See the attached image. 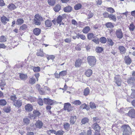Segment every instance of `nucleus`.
I'll list each match as a JSON object with an SVG mask.
<instances>
[{
	"instance_id": "nucleus-1",
	"label": "nucleus",
	"mask_w": 135,
	"mask_h": 135,
	"mask_svg": "<svg viewBox=\"0 0 135 135\" xmlns=\"http://www.w3.org/2000/svg\"><path fill=\"white\" fill-rule=\"evenodd\" d=\"M43 18L41 16L38 14H36L34 16L33 20L34 23L37 25H40L41 24V21L43 20Z\"/></svg>"
},
{
	"instance_id": "nucleus-2",
	"label": "nucleus",
	"mask_w": 135,
	"mask_h": 135,
	"mask_svg": "<svg viewBox=\"0 0 135 135\" xmlns=\"http://www.w3.org/2000/svg\"><path fill=\"white\" fill-rule=\"evenodd\" d=\"M122 128L123 129V135H131V129L128 125H124Z\"/></svg>"
},
{
	"instance_id": "nucleus-3",
	"label": "nucleus",
	"mask_w": 135,
	"mask_h": 135,
	"mask_svg": "<svg viewBox=\"0 0 135 135\" xmlns=\"http://www.w3.org/2000/svg\"><path fill=\"white\" fill-rule=\"evenodd\" d=\"M88 62L90 66L92 67L95 65L96 59L95 57L94 56H89L87 58Z\"/></svg>"
},
{
	"instance_id": "nucleus-4",
	"label": "nucleus",
	"mask_w": 135,
	"mask_h": 135,
	"mask_svg": "<svg viewBox=\"0 0 135 135\" xmlns=\"http://www.w3.org/2000/svg\"><path fill=\"white\" fill-rule=\"evenodd\" d=\"M114 82L118 86H120L122 85V80L120 76L119 75H116L114 77Z\"/></svg>"
},
{
	"instance_id": "nucleus-5",
	"label": "nucleus",
	"mask_w": 135,
	"mask_h": 135,
	"mask_svg": "<svg viewBox=\"0 0 135 135\" xmlns=\"http://www.w3.org/2000/svg\"><path fill=\"white\" fill-rule=\"evenodd\" d=\"M44 100L45 104L49 105H52L54 104L57 103L56 101L51 100L49 98H44Z\"/></svg>"
},
{
	"instance_id": "nucleus-6",
	"label": "nucleus",
	"mask_w": 135,
	"mask_h": 135,
	"mask_svg": "<svg viewBox=\"0 0 135 135\" xmlns=\"http://www.w3.org/2000/svg\"><path fill=\"white\" fill-rule=\"evenodd\" d=\"M115 34L117 37L119 39H122L123 37V33L120 28H119L116 31Z\"/></svg>"
},
{
	"instance_id": "nucleus-7",
	"label": "nucleus",
	"mask_w": 135,
	"mask_h": 135,
	"mask_svg": "<svg viewBox=\"0 0 135 135\" xmlns=\"http://www.w3.org/2000/svg\"><path fill=\"white\" fill-rule=\"evenodd\" d=\"M127 82L129 84H130L132 85V88H135V79L133 77H131L127 80Z\"/></svg>"
},
{
	"instance_id": "nucleus-8",
	"label": "nucleus",
	"mask_w": 135,
	"mask_h": 135,
	"mask_svg": "<svg viewBox=\"0 0 135 135\" xmlns=\"http://www.w3.org/2000/svg\"><path fill=\"white\" fill-rule=\"evenodd\" d=\"M128 115L132 118L135 117V110L133 109L130 110L127 114Z\"/></svg>"
},
{
	"instance_id": "nucleus-9",
	"label": "nucleus",
	"mask_w": 135,
	"mask_h": 135,
	"mask_svg": "<svg viewBox=\"0 0 135 135\" xmlns=\"http://www.w3.org/2000/svg\"><path fill=\"white\" fill-rule=\"evenodd\" d=\"M43 123L42 121L38 120L35 123V125L37 128L39 129L41 128L43 126Z\"/></svg>"
},
{
	"instance_id": "nucleus-10",
	"label": "nucleus",
	"mask_w": 135,
	"mask_h": 135,
	"mask_svg": "<svg viewBox=\"0 0 135 135\" xmlns=\"http://www.w3.org/2000/svg\"><path fill=\"white\" fill-rule=\"evenodd\" d=\"M125 62L127 65H129L132 62V60L128 56H125L124 57Z\"/></svg>"
},
{
	"instance_id": "nucleus-11",
	"label": "nucleus",
	"mask_w": 135,
	"mask_h": 135,
	"mask_svg": "<svg viewBox=\"0 0 135 135\" xmlns=\"http://www.w3.org/2000/svg\"><path fill=\"white\" fill-rule=\"evenodd\" d=\"M71 104L69 103H65L64 105V109L65 110H67L68 112H69L71 111L69 108L71 107Z\"/></svg>"
},
{
	"instance_id": "nucleus-12",
	"label": "nucleus",
	"mask_w": 135,
	"mask_h": 135,
	"mask_svg": "<svg viewBox=\"0 0 135 135\" xmlns=\"http://www.w3.org/2000/svg\"><path fill=\"white\" fill-rule=\"evenodd\" d=\"M22 102L21 100H18L14 102L13 105L16 107H20L22 105Z\"/></svg>"
},
{
	"instance_id": "nucleus-13",
	"label": "nucleus",
	"mask_w": 135,
	"mask_h": 135,
	"mask_svg": "<svg viewBox=\"0 0 135 135\" xmlns=\"http://www.w3.org/2000/svg\"><path fill=\"white\" fill-rule=\"evenodd\" d=\"M1 20L4 25H6L7 23V22H8L9 21V19L7 18L4 16H3L1 17Z\"/></svg>"
},
{
	"instance_id": "nucleus-14",
	"label": "nucleus",
	"mask_w": 135,
	"mask_h": 135,
	"mask_svg": "<svg viewBox=\"0 0 135 135\" xmlns=\"http://www.w3.org/2000/svg\"><path fill=\"white\" fill-rule=\"evenodd\" d=\"M118 48L121 54H124L125 53L126 51V49L124 46H119Z\"/></svg>"
},
{
	"instance_id": "nucleus-15",
	"label": "nucleus",
	"mask_w": 135,
	"mask_h": 135,
	"mask_svg": "<svg viewBox=\"0 0 135 135\" xmlns=\"http://www.w3.org/2000/svg\"><path fill=\"white\" fill-rule=\"evenodd\" d=\"M26 110L27 112H31L33 109V107L32 105L29 104H27L25 106Z\"/></svg>"
},
{
	"instance_id": "nucleus-16",
	"label": "nucleus",
	"mask_w": 135,
	"mask_h": 135,
	"mask_svg": "<svg viewBox=\"0 0 135 135\" xmlns=\"http://www.w3.org/2000/svg\"><path fill=\"white\" fill-rule=\"evenodd\" d=\"M76 119L75 116H71L70 118V123L71 125H73L75 123Z\"/></svg>"
},
{
	"instance_id": "nucleus-17",
	"label": "nucleus",
	"mask_w": 135,
	"mask_h": 135,
	"mask_svg": "<svg viewBox=\"0 0 135 135\" xmlns=\"http://www.w3.org/2000/svg\"><path fill=\"white\" fill-rule=\"evenodd\" d=\"M63 15H59L57 18L56 21L57 23L59 24V25L60 26L61 25V22L62 20L63 19Z\"/></svg>"
},
{
	"instance_id": "nucleus-18",
	"label": "nucleus",
	"mask_w": 135,
	"mask_h": 135,
	"mask_svg": "<svg viewBox=\"0 0 135 135\" xmlns=\"http://www.w3.org/2000/svg\"><path fill=\"white\" fill-rule=\"evenodd\" d=\"M73 9L72 7L70 6H68L65 7L64 8V11L66 12H70Z\"/></svg>"
},
{
	"instance_id": "nucleus-19",
	"label": "nucleus",
	"mask_w": 135,
	"mask_h": 135,
	"mask_svg": "<svg viewBox=\"0 0 135 135\" xmlns=\"http://www.w3.org/2000/svg\"><path fill=\"white\" fill-rule=\"evenodd\" d=\"M41 32V29L38 28H36L33 30V33L36 36H38Z\"/></svg>"
},
{
	"instance_id": "nucleus-20",
	"label": "nucleus",
	"mask_w": 135,
	"mask_h": 135,
	"mask_svg": "<svg viewBox=\"0 0 135 135\" xmlns=\"http://www.w3.org/2000/svg\"><path fill=\"white\" fill-rule=\"evenodd\" d=\"M92 127L95 131L100 130V127L97 123L93 124L92 126Z\"/></svg>"
},
{
	"instance_id": "nucleus-21",
	"label": "nucleus",
	"mask_w": 135,
	"mask_h": 135,
	"mask_svg": "<svg viewBox=\"0 0 135 135\" xmlns=\"http://www.w3.org/2000/svg\"><path fill=\"white\" fill-rule=\"evenodd\" d=\"M82 60L80 59H78L77 60L75 63V66L76 67H80L82 63Z\"/></svg>"
},
{
	"instance_id": "nucleus-22",
	"label": "nucleus",
	"mask_w": 135,
	"mask_h": 135,
	"mask_svg": "<svg viewBox=\"0 0 135 135\" xmlns=\"http://www.w3.org/2000/svg\"><path fill=\"white\" fill-rule=\"evenodd\" d=\"M105 25L108 28H111L114 27V24L111 22H108L106 23Z\"/></svg>"
},
{
	"instance_id": "nucleus-23",
	"label": "nucleus",
	"mask_w": 135,
	"mask_h": 135,
	"mask_svg": "<svg viewBox=\"0 0 135 135\" xmlns=\"http://www.w3.org/2000/svg\"><path fill=\"white\" fill-rule=\"evenodd\" d=\"M92 74V71L90 69H88L85 72V75L87 77L90 76Z\"/></svg>"
},
{
	"instance_id": "nucleus-24",
	"label": "nucleus",
	"mask_w": 135,
	"mask_h": 135,
	"mask_svg": "<svg viewBox=\"0 0 135 135\" xmlns=\"http://www.w3.org/2000/svg\"><path fill=\"white\" fill-rule=\"evenodd\" d=\"M45 24L46 27H49L52 25V23L51 21L49 20H47L45 22Z\"/></svg>"
},
{
	"instance_id": "nucleus-25",
	"label": "nucleus",
	"mask_w": 135,
	"mask_h": 135,
	"mask_svg": "<svg viewBox=\"0 0 135 135\" xmlns=\"http://www.w3.org/2000/svg\"><path fill=\"white\" fill-rule=\"evenodd\" d=\"M7 8L11 10H13L16 8V6L13 4H9L7 6Z\"/></svg>"
},
{
	"instance_id": "nucleus-26",
	"label": "nucleus",
	"mask_w": 135,
	"mask_h": 135,
	"mask_svg": "<svg viewBox=\"0 0 135 135\" xmlns=\"http://www.w3.org/2000/svg\"><path fill=\"white\" fill-rule=\"evenodd\" d=\"M23 20L22 18H19L17 19L16 22V24L19 25H20L24 23Z\"/></svg>"
},
{
	"instance_id": "nucleus-27",
	"label": "nucleus",
	"mask_w": 135,
	"mask_h": 135,
	"mask_svg": "<svg viewBox=\"0 0 135 135\" xmlns=\"http://www.w3.org/2000/svg\"><path fill=\"white\" fill-rule=\"evenodd\" d=\"M37 56L43 57L44 56V54L42 50L40 49L37 51L36 54Z\"/></svg>"
},
{
	"instance_id": "nucleus-28",
	"label": "nucleus",
	"mask_w": 135,
	"mask_h": 135,
	"mask_svg": "<svg viewBox=\"0 0 135 135\" xmlns=\"http://www.w3.org/2000/svg\"><path fill=\"white\" fill-rule=\"evenodd\" d=\"M109 18L115 22L117 20L116 16L112 14H109Z\"/></svg>"
},
{
	"instance_id": "nucleus-29",
	"label": "nucleus",
	"mask_w": 135,
	"mask_h": 135,
	"mask_svg": "<svg viewBox=\"0 0 135 135\" xmlns=\"http://www.w3.org/2000/svg\"><path fill=\"white\" fill-rule=\"evenodd\" d=\"M33 114H34L36 117H39L41 114L40 113L38 110H33Z\"/></svg>"
},
{
	"instance_id": "nucleus-30",
	"label": "nucleus",
	"mask_w": 135,
	"mask_h": 135,
	"mask_svg": "<svg viewBox=\"0 0 135 135\" xmlns=\"http://www.w3.org/2000/svg\"><path fill=\"white\" fill-rule=\"evenodd\" d=\"M90 30V27L88 26L85 27L82 30L83 32L85 33H87Z\"/></svg>"
},
{
	"instance_id": "nucleus-31",
	"label": "nucleus",
	"mask_w": 135,
	"mask_h": 135,
	"mask_svg": "<svg viewBox=\"0 0 135 135\" xmlns=\"http://www.w3.org/2000/svg\"><path fill=\"white\" fill-rule=\"evenodd\" d=\"M135 28V26L132 23L130 24L129 26V28L130 31H133Z\"/></svg>"
},
{
	"instance_id": "nucleus-32",
	"label": "nucleus",
	"mask_w": 135,
	"mask_h": 135,
	"mask_svg": "<svg viewBox=\"0 0 135 135\" xmlns=\"http://www.w3.org/2000/svg\"><path fill=\"white\" fill-rule=\"evenodd\" d=\"M6 41L7 38L4 36L2 35L0 36V42H4Z\"/></svg>"
},
{
	"instance_id": "nucleus-33",
	"label": "nucleus",
	"mask_w": 135,
	"mask_h": 135,
	"mask_svg": "<svg viewBox=\"0 0 135 135\" xmlns=\"http://www.w3.org/2000/svg\"><path fill=\"white\" fill-rule=\"evenodd\" d=\"M61 6L60 4L57 5L54 8V11L56 12L59 11L61 9Z\"/></svg>"
},
{
	"instance_id": "nucleus-34",
	"label": "nucleus",
	"mask_w": 135,
	"mask_h": 135,
	"mask_svg": "<svg viewBox=\"0 0 135 135\" xmlns=\"http://www.w3.org/2000/svg\"><path fill=\"white\" fill-rule=\"evenodd\" d=\"M20 77L21 79L25 80L27 79V76L26 74L21 73L20 74Z\"/></svg>"
},
{
	"instance_id": "nucleus-35",
	"label": "nucleus",
	"mask_w": 135,
	"mask_h": 135,
	"mask_svg": "<svg viewBox=\"0 0 135 135\" xmlns=\"http://www.w3.org/2000/svg\"><path fill=\"white\" fill-rule=\"evenodd\" d=\"M131 90L132 92L131 95V98H135V88H132Z\"/></svg>"
},
{
	"instance_id": "nucleus-36",
	"label": "nucleus",
	"mask_w": 135,
	"mask_h": 135,
	"mask_svg": "<svg viewBox=\"0 0 135 135\" xmlns=\"http://www.w3.org/2000/svg\"><path fill=\"white\" fill-rule=\"evenodd\" d=\"M82 6L81 4L80 3H78L76 4L74 7V9L76 10H78L80 9Z\"/></svg>"
},
{
	"instance_id": "nucleus-37",
	"label": "nucleus",
	"mask_w": 135,
	"mask_h": 135,
	"mask_svg": "<svg viewBox=\"0 0 135 135\" xmlns=\"http://www.w3.org/2000/svg\"><path fill=\"white\" fill-rule=\"evenodd\" d=\"M89 93V89L88 88H86L84 92V95L85 96L87 95Z\"/></svg>"
},
{
	"instance_id": "nucleus-38",
	"label": "nucleus",
	"mask_w": 135,
	"mask_h": 135,
	"mask_svg": "<svg viewBox=\"0 0 135 135\" xmlns=\"http://www.w3.org/2000/svg\"><path fill=\"white\" fill-rule=\"evenodd\" d=\"M89 119L87 118H83L81 121V123L83 124H85L89 121Z\"/></svg>"
},
{
	"instance_id": "nucleus-39",
	"label": "nucleus",
	"mask_w": 135,
	"mask_h": 135,
	"mask_svg": "<svg viewBox=\"0 0 135 135\" xmlns=\"http://www.w3.org/2000/svg\"><path fill=\"white\" fill-rule=\"evenodd\" d=\"M107 43L110 46H113L114 44V42L110 38H107Z\"/></svg>"
},
{
	"instance_id": "nucleus-40",
	"label": "nucleus",
	"mask_w": 135,
	"mask_h": 135,
	"mask_svg": "<svg viewBox=\"0 0 135 135\" xmlns=\"http://www.w3.org/2000/svg\"><path fill=\"white\" fill-rule=\"evenodd\" d=\"M34 71L35 72H38L40 71V69L39 66L33 67L32 68Z\"/></svg>"
},
{
	"instance_id": "nucleus-41",
	"label": "nucleus",
	"mask_w": 135,
	"mask_h": 135,
	"mask_svg": "<svg viewBox=\"0 0 135 135\" xmlns=\"http://www.w3.org/2000/svg\"><path fill=\"white\" fill-rule=\"evenodd\" d=\"M106 10L108 12H109L112 13H113L115 12L114 9L111 7H108L107 8Z\"/></svg>"
},
{
	"instance_id": "nucleus-42",
	"label": "nucleus",
	"mask_w": 135,
	"mask_h": 135,
	"mask_svg": "<svg viewBox=\"0 0 135 135\" xmlns=\"http://www.w3.org/2000/svg\"><path fill=\"white\" fill-rule=\"evenodd\" d=\"M100 41L101 43L105 44L107 42V40L105 37H102L100 38Z\"/></svg>"
},
{
	"instance_id": "nucleus-43",
	"label": "nucleus",
	"mask_w": 135,
	"mask_h": 135,
	"mask_svg": "<svg viewBox=\"0 0 135 135\" xmlns=\"http://www.w3.org/2000/svg\"><path fill=\"white\" fill-rule=\"evenodd\" d=\"M11 110L10 107H5L3 108L4 111L6 113L9 112Z\"/></svg>"
},
{
	"instance_id": "nucleus-44",
	"label": "nucleus",
	"mask_w": 135,
	"mask_h": 135,
	"mask_svg": "<svg viewBox=\"0 0 135 135\" xmlns=\"http://www.w3.org/2000/svg\"><path fill=\"white\" fill-rule=\"evenodd\" d=\"M35 79L33 77H32L31 78H30L29 80V83L31 84H35Z\"/></svg>"
},
{
	"instance_id": "nucleus-45",
	"label": "nucleus",
	"mask_w": 135,
	"mask_h": 135,
	"mask_svg": "<svg viewBox=\"0 0 135 135\" xmlns=\"http://www.w3.org/2000/svg\"><path fill=\"white\" fill-rule=\"evenodd\" d=\"M95 36H94V34L92 33H89L87 35L88 38L89 40H90L92 38H94Z\"/></svg>"
},
{
	"instance_id": "nucleus-46",
	"label": "nucleus",
	"mask_w": 135,
	"mask_h": 135,
	"mask_svg": "<svg viewBox=\"0 0 135 135\" xmlns=\"http://www.w3.org/2000/svg\"><path fill=\"white\" fill-rule=\"evenodd\" d=\"M89 105L90 107L92 109H95L96 108L95 104L93 102H90L89 104Z\"/></svg>"
},
{
	"instance_id": "nucleus-47",
	"label": "nucleus",
	"mask_w": 135,
	"mask_h": 135,
	"mask_svg": "<svg viewBox=\"0 0 135 135\" xmlns=\"http://www.w3.org/2000/svg\"><path fill=\"white\" fill-rule=\"evenodd\" d=\"M7 103L6 101L4 99L0 100V105L2 106L5 105Z\"/></svg>"
},
{
	"instance_id": "nucleus-48",
	"label": "nucleus",
	"mask_w": 135,
	"mask_h": 135,
	"mask_svg": "<svg viewBox=\"0 0 135 135\" xmlns=\"http://www.w3.org/2000/svg\"><path fill=\"white\" fill-rule=\"evenodd\" d=\"M46 132L49 135H50L51 133L55 134V133H56V131L54 130L51 129L47 131Z\"/></svg>"
},
{
	"instance_id": "nucleus-49",
	"label": "nucleus",
	"mask_w": 135,
	"mask_h": 135,
	"mask_svg": "<svg viewBox=\"0 0 135 135\" xmlns=\"http://www.w3.org/2000/svg\"><path fill=\"white\" fill-rule=\"evenodd\" d=\"M63 126L64 128L66 130H67L70 126L68 122H66L64 123Z\"/></svg>"
},
{
	"instance_id": "nucleus-50",
	"label": "nucleus",
	"mask_w": 135,
	"mask_h": 135,
	"mask_svg": "<svg viewBox=\"0 0 135 135\" xmlns=\"http://www.w3.org/2000/svg\"><path fill=\"white\" fill-rule=\"evenodd\" d=\"M96 50L98 53H101L103 50V49L101 47H99L96 49Z\"/></svg>"
},
{
	"instance_id": "nucleus-51",
	"label": "nucleus",
	"mask_w": 135,
	"mask_h": 135,
	"mask_svg": "<svg viewBox=\"0 0 135 135\" xmlns=\"http://www.w3.org/2000/svg\"><path fill=\"white\" fill-rule=\"evenodd\" d=\"M48 4L51 5L53 6L55 3V0H48Z\"/></svg>"
},
{
	"instance_id": "nucleus-52",
	"label": "nucleus",
	"mask_w": 135,
	"mask_h": 135,
	"mask_svg": "<svg viewBox=\"0 0 135 135\" xmlns=\"http://www.w3.org/2000/svg\"><path fill=\"white\" fill-rule=\"evenodd\" d=\"M73 103L76 105H80L81 104V102L79 100H76L72 102Z\"/></svg>"
},
{
	"instance_id": "nucleus-53",
	"label": "nucleus",
	"mask_w": 135,
	"mask_h": 135,
	"mask_svg": "<svg viewBox=\"0 0 135 135\" xmlns=\"http://www.w3.org/2000/svg\"><path fill=\"white\" fill-rule=\"evenodd\" d=\"M27 27V26L25 24H23L20 27V29L22 30H26Z\"/></svg>"
},
{
	"instance_id": "nucleus-54",
	"label": "nucleus",
	"mask_w": 135,
	"mask_h": 135,
	"mask_svg": "<svg viewBox=\"0 0 135 135\" xmlns=\"http://www.w3.org/2000/svg\"><path fill=\"white\" fill-rule=\"evenodd\" d=\"M30 121V120L27 118H24L23 119V122L26 125L29 123Z\"/></svg>"
},
{
	"instance_id": "nucleus-55",
	"label": "nucleus",
	"mask_w": 135,
	"mask_h": 135,
	"mask_svg": "<svg viewBox=\"0 0 135 135\" xmlns=\"http://www.w3.org/2000/svg\"><path fill=\"white\" fill-rule=\"evenodd\" d=\"M38 103L40 105H42L43 104V101L41 98H39L38 99Z\"/></svg>"
},
{
	"instance_id": "nucleus-56",
	"label": "nucleus",
	"mask_w": 135,
	"mask_h": 135,
	"mask_svg": "<svg viewBox=\"0 0 135 135\" xmlns=\"http://www.w3.org/2000/svg\"><path fill=\"white\" fill-rule=\"evenodd\" d=\"M64 132L62 130H60L57 132L56 131L55 135H63Z\"/></svg>"
},
{
	"instance_id": "nucleus-57",
	"label": "nucleus",
	"mask_w": 135,
	"mask_h": 135,
	"mask_svg": "<svg viewBox=\"0 0 135 135\" xmlns=\"http://www.w3.org/2000/svg\"><path fill=\"white\" fill-rule=\"evenodd\" d=\"M38 91L41 95L44 94L45 93V92L44 90V88H41L40 89H39Z\"/></svg>"
},
{
	"instance_id": "nucleus-58",
	"label": "nucleus",
	"mask_w": 135,
	"mask_h": 135,
	"mask_svg": "<svg viewBox=\"0 0 135 135\" xmlns=\"http://www.w3.org/2000/svg\"><path fill=\"white\" fill-rule=\"evenodd\" d=\"M60 76H65L67 74V71H62L60 73Z\"/></svg>"
},
{
	"instance_id": "nucleus-59",
	"label": "nucleus",
	"mask_w": 135,
	"mask_h": 135,
	"mask_svg": "<svg viewBox=\"0 0 135 135\" xmlns=\"http://www.w3.org/2000/svg\"><path fill=\"white\" fill-rule=\"evenodd\" d=\"M55 58V56L53 55H49V56L47 57V59L48 60L50 59L53 60Z\"/></svg>"
},
{
	"instance_id": "nucleus-60",
	"label": "nucleus",
	"mask_w": 135,
	"mask_h": 135,
	"mask_svg": "<svg viewBox=\"0 0 135 135\" xmlns=\"http://www.w3.org/2000/svg\"><path fill=\"white\" fill-rule=\"evenodd\" d=\"M10 99L12 101H14L15 100L17 99V97H16V95L13 94L10 97Z\"/></svg>"
},
{
	"instance_id": "nucleus-61",
	"label": "nucleus",
	"mask_w": 135,
	"mask_h": 135,
	"mask_svg": "<svg viewBox=\"0 0 135 135\" xmlns=\"http://www.w3.org/2000/svg\"><path fill=\"white\" fill-rule=\"evenodd\" d=\"M94 38V39L92 40V41L96 44H98L99 42V39L95 36Z\"/></svg>"
},
{
	"instance_id": "nucleus-62",
	"label": "nucleus",
	"mask_w": 135,
	"mask_h": 135,
	"mask_svg": "<svg viewBox=\"0 0 135 135\" xmlns=\"http://www.w3.org/2000/svg\"><path fill=\"white\" fill-rule=\"evenodd\" d=\"M109 14L108 12H105L103 13V15L105 18H109Z\"/></svg>"
},
{
	"instance_id": "nucleus-63",
	"label": "nucleus",
	"mask_w": 135,
	"mask_h": 135,
	"mask_svg": "<svg viewBox=\"0 0 135 135\" xmlns=\"http://www.w3.org/2000/svg\"><path fill=\"white\" fill-rule=\"evenodd\" d=\"M87 107V105L85 103L82 104L81 105L80 107L83 109H86Z\"/></svg>"
},
{
	"instance_id": "nucleus-64",
	"label": "nucleus",
	"mask_w": 135,
	"mask_h": 135,
	"mask_svg": "<svg viewBox=\"0 0 135 135\" xmlns=\"http://www.w3.org/2000/svg\"><path fill=\"white\" fill-rule=\"evenodd\" d=\"M93 16V14L92 12H90L88 15V19H90Z\"/></svg>"
}]
</instances>
